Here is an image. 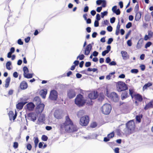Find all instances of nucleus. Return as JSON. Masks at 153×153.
I'll return each mask as SVG.
<instances>
[{"mask_svg":"<svg viewBox=\"0 0 153 153\" xmlns=\"http://www.w3.org/2000/svg\"><path fill=\"white\" fill-rule=\"evenodd\" d=\"M102 0H97L96 2V4L98 5H100L102 4Z\"/></svg>","mask_w":153,"mask_h":153,"instance_id":"nucleus-58","label":"nucleus"},{"mask_svg":"<svg viewBox=\"0 0 153 153\" xmlns=\"http://www.w3.org/2000/svg\"><path fill=\"white\" fill-rule=\"evenodd\" d=\"M101 19L100 15L99 14H97L96 16V19L97 21H99Z\"/></svg>","mask_w":153,"mask_h":153,"instance_id":"nucleus-55","label":"nucleus"},{"mask_svg":"<svg viewBox=\"0 0 153 153\" xmlns=\"http://www.w3.org/2000/svg\"><path fill=\"white\" fill-rule=\"evenodd\" d=\"M110 96L111 100L114 102H117L119 100V97L118 94L115 92H111Z\"/></svg>","mask_w":153,"mask_h":153,"instance_id":"nucleus-8","label":"nucleus"},{"mask_svg":"<svg viewBox=\"0 0 153 153\" xmlns=\"http://www.w3.org/2000/svg\"><path fill=\"white\" fill-rule=\"evenodd\" d=\"M94 44V43L92 42V44H90L87 45L85 48L84 51V54L86 55H89L90 52L92 49V46L91 44Z\"/></svg>","mask_w":153,"mask_h":153,"instance_id":"nucleus-10","label":"nucleus"},{"mask_svg":"<svg viewBox=\"0 0 153 153\" xmlns=\"http://www.w3.org/2000/svg\"><path fill=\"white\" fill-rule=\"evenodd\" d=\"M85 102L83 96L81 94L77 95L75 99V104L79 107L83 105Z\"/></svg>","mask_w":153,"mask_h":153,"instance_id":"nucleus-3","label":"nucleus"},{"mask_svg":"<svg viewBox=\"0 0 153 153\" xmlns=\"http://www.w3.org/2000/svg\"><path fill=\"white\" fill-rule=\"evenodd\" d=\"M97 135L95 133L90 134L88 135V138L90 139H96L97 137Z\"/></svg>","mask_w":153,"mask_h":153,"instance_id":"nucleus-23","label":"nucleus"},{"mask_svg":"<svg viewBox=\"0 0 153 153\" xmlns=\"http://www.w3.org/2000/svg\"><path fill=\"white\" fill-rule=\"evenodd\" d=\"M11 65L12 63L10 61H9L7 62L6 64V68L8 70H10L11 69L10 66Z\"/></svg>","mask_w":153,"mask_h":153,"instance_id":"nucleus-32","label":"nucleus"},{"mask_svg":"<svg viewBox=\"0 0 153 153\" xmlns=\"http://www.w3.org/2000/svg\"><path fill=\"white\" fill-rule=\"evenodd\" d=\"M60 127L62 129L65 128V131L69 132H76L78 130V128L74 125L68 115L65 117V122L61 124Z\"/></svg>","mask_w":153,"mask_h":153,"instance_id":"nucleus-1","label":"nucleus"},{"mask_svg":"<svg viewBox=\"0 0 153 153\" xmlns=\"http://www.w3.org/2000/svg\"><path fill=\"white\" fill-rule=\"evenodd\" d=\"M33 74L27 73L25 75H24L23 76L25 78L30 79L32 78L33 77Z\"/></svg>","mask_w":153,"mask_h":153,"instance_id":"nucleus-31","label":"nucleus"},{"mask_svg":"<svg viewBox=\"0 0 153 153\" xmlns=\"http://www.w3.org/2000/svg\"><path fill=\"white\" fill-rule=\"evenodd\" d=\"M121 53L123 60H126L129 59V56L126 51H121Z\"/></svg>","mask_w":153,"mask_h":153,"instance_id":"nucleus-12","label":"nucleus"},{"mask_svg":"<svg viewBox=\"0 0 153 153\" xmlns=\"http://www.w3.org/2000/svg\"><path fill=\"white\" fill-rule=\"evenodd\" d=\"M129 97L128 92L126 91H122L121 95V98L122 100H123Z\"/></svg>","mask_w":153,"mask_h":153,"instance_id":"nucleus-13","label":"nucleus"},{"mask_svg":"<svg viewBox=\"0 0 153 153\" xmlns=\"http://www.w3.org/2000/svg\"><path fill=\"white\" fill-rule=\"evenodd\" d=\"M113 13H115L117 15H119L120 13V11L119 9H118L117 10H115V11H113Z\"/></svg>","mask_w":153,"mask_h":153,"instance_id":"nucleus-43","label":"nucleus"},{"mask_svg":"<svg viewBox=\"0 0 153 153\" xmlns=\"http://www.w3.org/2000/svg\"><path fill=\"white\" fill-rule=\"evenodd\" d=\"M152 44V43L150 42H148L145 45V48H147L148 47H149Z\"/></svg>","mask_w":153,"mask_h":153,"instance_id":"nucleus-37","label":"nucleus"},{"mask_svg":"<svg viewBox=\"0 0 153 153\" xmlns=\"http://www.w3.org/2000/svg\"><path fill=\"white\" fill-rule=\"evenodd\" d=\"M148 35L150 36V37L151 38L152 36H153V32H152L151 31H149Z\"/></svg>","mask_w":153,"mask_h":153,"instance_id":"nucleus-64","label":"nucleus"},{"mask_svg":"<svg viewBox=\"0 0 153 153\" xmlns=\"http://www.w3.org/2000/svg\"><path fill=\"white\" fill-rule=\"evenodd\" d=\"M126 133L128 134H131L135 127V123L132 120H130L126 124Z\"/></svg>","mask_w":153,"mask_h":153,"instance_id":"nucleus-2","label":"nucleus"},{"mask_svg":"<svg viewBox=\"0 0 153 153\" xmlns=\"http://www.w3.org/2000/svg\"><path fill=\"white\" fill-rule=\"evenodd\" d=\"M102 8L103 7H105L106 6V2L105 0H102Z\"/></svg>","mask_w":153,"mask_h":153,"instance_id":"nucleus-39","label":"nucleus"},{"mask_svg":"<svg viewBox=\"0 0 153 153\" xmlns=\"http://www.w3.org/2000/svg\"><path fill=\"white\" fill-rule=\"evenodd\" d=\"M67 95L70 99H72L75 97L76 93L74 89H70L67 91Z\"/></svg>","mask_w":153,"mask_h":153,"instance_id":"nucleus-9","label":"nucleus"},{"mask_svg":"<svg viewBox=\"0 0 153 153\" xmlns=\"http://www.w3.org/2000/svg\"><path fill=\"white\" fill-rule=\"evenodd\" d=\"M26 103V102H21L18 103L16 105L17 109L19 110L22 109L24 105H25Z\"/></svg>","mask_w":153,"mask_h":153,"instance_id":"nucleus-16","label":"nucleus"},{"mask_svg":"<svg viewBox=\"0 0 153 153\" xmlns=\"http://www.w3.org/2000/svg\"><path fill=\"white\" fill-rule=\"evenodd\" d=\"M134 92V91L133 89L131 88H130L129 89V94L130 95L133 94Z\"/></svg>","mask_w":153,"mask_h":153,"instance_id":"nucleus-57","label":"nucleus"},{"mask_svg":"<svg viewBox=\"0 0 153 153\" xmlns=\"http://www.w3.org/2000/svg\"><path fill=\"white\" fill-rule=\"evenodd\" d=\"M134 98L136 100H137L140 102H141L143 100V98L141 95L139 94H134Z\"/></svg>","mask_w":153,"mask_h":153,"instance_id":"nucleus-17","label":"nucleus"},{"mask_svg":"<svg viewBox=\"0 0 153 153\" xmlns=\"http://www.w3.org/2000/svg\"><path fill=\"white\" fill-rule=\"evenodd\" d=\"M28 87L27 83L25 81H23L21 82L20 87L21 89L24 90L26 89Z\"/></svg>","mask_w":153,"mask_h":153,"instance_id":"nucleus-15","label":"nucleus"},{"mask_svg":"<svg viewBox=\"0 0 153 153\" xmlns=\"http://www.w3.org/2000/svg\"><path fill=\"white\" fill-rule=\"evenodd\" d=\"M17 43L19 45H22L23 44V42L22 41L21 39H19L18 40Z\"/></svg>","mask_w":153,"mask_h":153,"instance_id":"nucleus-52","label":"nucleus"},{"mask_svg":"<svg viewBox=\"0 0 153 153\" xmlns=\"http://www.w3.org/2000/svg\"><path fill=\"white\" fill-rule=\"evenodd\" d=\"M92 54H93V56L96 57L98 56V52L96 51H95L93 52Z\"/></svg>","mask_w":153,"mask_h":153,"instance_id":"nucleus-60","label":"nucleus"},{"mask_svg":"<svg viewBox=\"0 0 153 153\" xmlns=\"http://www.w3.org/2000/svg\"><path fill=\"white\" fill-rule=\"evenodd\" d=\"M99 21L95 20L94 22V26L95 27H97L99 26Z\"/></svg>","mask_w":153,"mask_h":153,"instance_id":"nucleus-54","label":"nucleus"},{"mask_svg":"<svg viewBox=\"0 0 153 153\" xmlns=\"http://www.w3.org/2000/svg\"><path fill=\"white\" fill-rule=\"evenodd\" d=\"M111 61V59L109 57H108L106 58L105 62L107 63H109Z\"/></svg>","mask_w":153,"mask_h":153,"instance_id":"nucleus-56","label":"nucleus"},{"mask_svg":"<svg viewBox=\"0 0 153 153\" xmlns=\"http://www.w3.org/2000/svg\"><path fill=\"white\" fill-rule=\"evenodd\" d=\"M131 72L132 73L137 74L138 72V71L137 69H131Z\"/></svg>","mask_w":153,"mask_h":153,"instance_id":"nucleus-42","label":"nucleus"},{"mask_svg":"<svg viewBox=\"0 0 153 153\" xmlns=\"http://www.w3.org/2000/svg\"><path fill=\"white\" fill-rule=\"evenodd\" d=\"M143 115L142 114H139L137 115L136 116L135 118L136 120L138 123H140L141 122V119L142 118Z\"/></svg>","mask_w":153,"mask_h":153,"instance_id":"nucleus-27","label":"nucleus"},{"mask_svg":"<svg viewBox=\"0 0 153 153\" xmlns=\"http://www.w3.org/2000/svg\"><path fill=\"white\" fill-rule=\"evenodd\" d=\"M91 63L90 62H86L85 64V66L86 67H88L91 66Z\"/></svg>","mask_w":153,"mask_h":153,"instance_id":"nucleus-46","label":"nucleus"},{"mask_svg":"<svg viewBox=\"0 0 153 153\" xmlns=\"http://www.w3.org/2000/svg\"><path fill=\"white\" fill-rule=\"evenodd\" d=\"M97 126V123L95 122H94L91 125V127L92 128H94L95 127H96Z\"/></svg>","mask_w":153,"mask_h":153,"instance_id":"nucleus-50","label":"nucleus"},{"mask_svg":"<svg viewBox=\"0 0 153 153\" xmlns=\"http://www.w3.org/2000/svg\"><path fill=\"white\" fill-rule=\"evenodd\" d=\"M152 83L151 82H149L145 84L143 87V91L147 89L148 88L152 86Z\"/></svg>","mask_w":153,"mask_h":153,"instance_id":"nucleus-20","label":"nucleus"},{"mask_svg":"<svg viewBox=\"0 0 153 153\" xmlns=\"http://www.w3.org/2000/svg\"><path fill=\"white\" fill-rule=\"evenodd\" d=\"M35 106V105L33 103L30 102L27 104L25 107H26L28 110L32 111L34 109Z\"/></svg>","mask_w":153,"mask_h":153,"instance_id":"nucleus-11","label":"nucleus"},{"mask_svg":"<svg viewBox=\"0 0 153 153\" xmlns=\"http://www.w3.org/2000/svg\"><path fill=\"white\" fill-rule=\"evenodd\" d=\"M140 67L141 70L142 71H143L145 69V66L144 65H141L140 66Z\"/></svg>","mask_w":153,"mask_h":153,"instance_id":"nucleus-59","label":"nucleus"},{"mask_svg":"<svg viewBox=\"0 0 153 153\" xmlns=\"http://www.w3.org/2000/svg\"><path fill=\"white\" fill-rule=\"evenodd\" d=\"M18 143L17 142H15L13 143V148L16 149L18 148Z\"/></svg>","mask_w":153,"mask_h":153,"instance_id":"nucleus-48","label":"nucleus"},{"mask_svg":"<svg viewBox=\"0 0 153 153\" xmlns=\"http://www.w3.org/2000/svg\"><path fill=\"white\" fill-rule=\"evenodd\" d=\"M115 18L114 17L111 18L110 19V22L112 24L114 23L115 22Z\"/></svg>","mask_w":153,"mask_h":153,"instance_id":"nucleus-49","label":"nucleus"},{"mask_svg":"<svg viewBox=\"0 0 153 153\" xmlns=\"http://www.w3.org/2000/svg\"><path fill=\"white\" fill-rule=\"evenodd\" d=\"M115 72H114L111 73L109 74L108 75H107L106 76V79L108 80H109L111 77H112L113 78H114V74H115Z\"/></svg>","mask_w":153,"mask_h":153,"instance_id":"nucleus-26","label":"nucleus"},{"mask_svg":"<svg viewBox=\"0 0 153 153\" xmlns=\"http://www.w3.org/2000/svg\"><path fill=\"white\" fill-rule=\"evenodd\" d=\"M27 148L29 150H30L32 148L31 145L30 143L27 144Z\"/></svg>","mask_w":153,"mask_h":153,"instance_id":"nucleus-51","label":"nucleus"},{"mask_svg":"<svg viewBox=\"0 0 153 153\" xmlns=\"http://www.w3.org/2000/svg\"><path fill=\"white\" fill-rule=\"evenodd\" d=\"M8 115L10 120L13 119V120L14 113L13 111H10L8 113Z\"/></svg>","mask_w":153,"mask_h":153,"instance_id":"nucleus-29","label":"nucleus"},{"mask_svg":"<svg viewBox=\"0 0 153 153\" xmlns=\"http://www.w3.org/2000/svg\"><path fill=\"white\" fill-rule=\"evenodd\" d=\"M101 111L103 114H109L111 110V107L108 104H105L102 107Z\"/></svg>","mask_w":153,"mask_h":153,"instance_id":"nucleus-5","label":"nucleus"},{"mask_svg":"<svg viewBox=\"0 0 153 153\" xmlns=\"http://www.w3.org/2000/svg\"><path fill=\"white\" fill-rule=\"evenodd\" d=\"M33 114H29V116L31 117V120L32 121L34 122L36 120V117L34 116Z\"/></svg>","mask_w":153,"mask_h":153,"instance_id":"nucleus-34","label":"nucleus"},{"mask_svg":"<svg viewBox=\"0 0 153 153\" xmlns=\"http://www.w3.org/2000/svg\"><path fill=\"white\" fill-rule=\"evenodd\" d=\"M30 38L29 36H28L27 37L25 38V42L28 43L30 40Z\"/></svg>","mask_w":153,"mask_h":153,"instance_id":"nucleus-61","label":"nucleus"},{"mask_svg":"<svg viewBox=\"0 0 153 153\" xmlns=\"http://www.w3.org/2000/svg\"><path fill=\"white\" fill-rule=\"evenodd\" d=\"M85 57V56L83 54H82L79 55L77 57V59H78L79 58L80 60H82L84 59Z\"/></svg>","mask_w":153,"mask_h":153,"instance_id":"nucleus-35","label":"nucleus"},{"mask_svg":"<svg viewBox=\"0 0 153 153\" xmlns=\"http://www.w3.org/2000/svg\"><path fill=\"white\" fill-rule=\"evenodd\" d=\"M114 134L113 132L111 133L108 134L107 135V137L110 139V138H112L114 137Z\"/></svg>","mask_w":153,"mask_h":153,"instance_id":"nucleus-40","label":"nucleus"},{"mask_svg":"<svg viewBox=\"0 0 153 153\" xmlns=\"http://www.w3.org/2000/svg\"><path fill=\"white\" fill-rule=\"evenodd\" d=\"M89 117L88 116H85L81 117L80 119V124L82 126H86L89 122Z\"/></svg>","mask_w":153,"mask_h":153,"instance_id":"nucleus-6","label":"nucleus"},{"mask_svg":"<svg viewBox=\"0 0 153 153\" xmlns=\"http://www.w3.org/2000/svg\"><path fill=\"white\" fill-rule=\"evenodd\" d=\"M58 97L57 92L54 90H51L50 93L49 98L52 100H56Z\"/></svg>","mask_w":153,"mask_h":153,"instance_id":"nucleus-7","label":"nucleus"},{"mask_svg":"<svg viewBox=\"0 0 153 153\" xmlns=\"http://www.w3.org/2000/svg\"><path fill=\"white\" fill-rule=\"evenodd\" d=\"M109 52L106 50L102 52V55L103 56H105L106 54L108 53Z\"/></svg>","mask_w":153,"mask_h":153,"instance_id":"nucleus-53","label":"nucleus"},{"mask_svg":"<svg viewBox=\"0 0 153 153\" xmlns=\"http://www.w3.org/2000/svg\"><path fill=\"white\" fill-rule=\"evenodd\" d=\"M47 90L46 89H43L41 91V95L42 98L45 99V98L46 95L47 94Z\"/></svg>","mask_w":153,"mask_h":153,"instance_id":"nucleus-24","label":"nucleus"},{"mask_svg":"<svg viewBox=\"0 0 153 153\" xmlns=\"http://www.w3.org/2000/svg\"><path fill=\"white\" fill-rule=\"evenodd\" d=\"M54 115L55 117L57 119H60L62 118V116L58 111H55L54 112Z\"/></svg>","mask_w":153,"mask_h":153,"instance_id":"nucleus-18","label":"nucleus"},{"mask_svg":"<svg viewBox=\"0 0 153 153\" xmlns=\"http://www.w3.org/2000/svg\"><path fill=\"white\" fill-rule=\"evenodd\" d=\"M45 120V116L44 114H40L38 118V121L40 123H43Z\"/></svg>","mask_w":153,"mask_h":153,"instance_id":"nucleus-21","label":"nucleus"},{"mask_svg":"<svg viewBox=\"0 0 153 153\" xmlns=\"http://www.w3.org/2000/svg\"><path fill=\"white\" fill-rule=\"evenodd\" d=\"M113 41V39L112 38H110L108 39L107 43L108 44H111V43Z\"/></svg>","mask_w":153,"mask_h":153,"instance_id":"nucleus-45","label":"nucleus"},{"mask_svg":"<svg viewBox=\"0 0 153 153\" xmlns=\"http://www.w3.org/2000/svg\"><path fill=\"white\" fill-rule=\"evenodd\" d=\"M98 96L97 92L91 93L88 95V97L90 100H94L96 99Z\"/></svg>","mask_w":153,"mask_h":153,"instance_id":"nucleus-14","label":"nucleus"},{"mask_svg":"<svg viewBox=\"0 0 153 153\" xmlns=\"http://www.w3.org/2000/svg\"><path fill=\"white\" fill-rule=\"evenodd\" d=\"M136 13L135 16V19L137 21H139V19H140L141 16V12H138L135 13Z\"/></svg>","mask_w":153,"mask_h":153,"instance_id":"nucleus-19","label":"nucleus"},{"mask_svg":"<svg viewBox=\"0 0 153 153\" xmlns=\"http://www.w3.org/2000/svg\"><path fill=\"white\" fill-rule=\"evenodd\" d=\"M153 104V102H150L145 105L144 108V109L146 110L149 108L152 107Z\"/></svg>","mask_w":153,"mask_h":153,"instance_id":"nucleus-28","label":"nucleus"},{"mask_svg":"<svg viewBox=\"0 0 153 153\" xmlns=\"http://www.w3.org/2000/svg\"><path fill=\"white\" fill-rule=\"evenodd\" d=\"M107 30L109 32H111L113 30L112 27L110 25L107 27Z\"/></svg>","mask_w":153,"mask_h":153,"instance_id":"nucleus-47","label":"nucleus"},{"mask_svg":"<svg viewBox=\"0 0 153 153\" xmlns=\"http://www.w3.org/2000/svg\"><path fill=\"white\" fill-rule=\"evenodd\" d=\"M23 71L24 72L23 75L29 72V70L27 67L25 66L23 68Z\"/></svg>","mask_w":153,"mask_h":153,"instance_id":"nucleus-33","label":"nucleus"},{"mask_svg":"<svg viewBox=\"0 0 153 153\" xmlns=\"http://www.w3.org/2000/svg\"><path fill=\"white\" fill-rule=\"evenodd\" d=\"M116 87L117 90L119 92L126 91L128 89L127 85L121 81L117 82Z\"/></svg>","mask_w":153,"mask_h":153,"instance_id":"nucleus-4","label":"nucleus"},{"mask_svg":"<svg viewBox=\"0 0 153 153\" xmlns=\"http://www.w3.org/2000/svg\"><path fill=\"white\" fill-rule=\"evenodd\" d=\"M120 25L119 24V22L116 27V29L115 31L116 35H118L119 34L120 30Z\"/></svg>","mask_w":153,"mask_h":153,"instance_id":"nucleus-25","label":"nucleus"},{"mask_svg":"<svg viewBox=\"0 0 153 153\" xmlns=\"http://www.w3.org/2000/svg\"><path fill=\"white\" fill-rule=\"evenodd\" d=\"M102 9V7H98L97 8L96 11L98 12H100Z\"/></svg>","mask_w":153,"mask_h":153,"instance_id":"nucleus-63","label":"nucleus"},{"mask_svg":"<svg viewBox=\"0 0 153 153\" xmlns=\"http://www.w3.org/2000/svg\"><path fill=\"white\" fill-rule=\"evenodd\" d=\"M108 12L107 11H105L103 12H101V17L102 18H104L105 16H107V15Z\"/></svg>","mask_w":153,"mask_h":153,"instance_id":"nucleus-36","label":"nucleus"},{"mask_svg":"<svg viewBox=\"0 0 153 153\" xmlns=\"http://www.w3.org/2000/svg\"><path fill=\"white\" fill-rule=\"evenodd\" d=\"M88 9H89V7H88V6H86L84 7V10H83V11L84 12H88Z\"/></svg>","mask_w":153,"mask_h":153,"instance_id":"nucleus-62","label":"nucleus"},{"mask_svg":"<svg viewBox=\"0 0 153 153\" xmlns=\"http://www.w3.org/2000/svg\"><path fill=\"white\" fill-rule=\"evenodd\" d=\"M45 107L44 104L42 103L38 105L37 107L39 109V112H42L43 110Z\"/></svg>","mask_w":153,"mask_h":153,"instance_id":"nucleus-22","label":"nucleus"},{"mask_svg":"<svg viewBox=\"0 0 153 153\" xmlns=\"http://www.w3.org/2000/svg\"><path fill=\"white\" fill-rule=\"evenodd\" d=\"M131 26H132V23L131 22H129L126 25V27L127 28H129Z\"/></svg>","mask_w":153,"mask_h":153,"instance_id":"nucleus-44","label":"nucleus"},{"mask_svg":"<svg viewBox=\"0 0 153 153\" xmlns=\"http://www.w3.org/2000/svg\"><path fill=\"white\" fill-rule=\"evenodd\" d=\"M48 139V137L45 135H43L42 136V140L44 141H46Z\"/></svg>","mask_w":153,"mask_h":153,"instance_id":"nucleus-38","label":"nucleus"},{"mask_svg":"<svg viewBox=\"0 0 153 153\" xmlns=\"http://www.w3.org/2000/svg\"><path fill=\"white\" fill-rule=\"evenodd\" d=\"M139 6L138 4H137L134 7V11L135 13L137 12H138V11L139 10Z\"/></svg>","mask_w":153,"mask_h":153,"instance_id":"nucleus-41","label":"nucleus"},{"mask_svg":"<svg viewBox=\"0 0 153 153\" xmlns=\"http://www.w3.org/2000/svg\"><path fill=\"white\" fill-rule=\"evenodd\" d=\"M84 114V111L83 110H80L77 112V115L78 117H80Z\"/></svg>","mask_w":153,"mask_h":153,"instance_id":"nucleus-30","label":"nucleus"}]
</instances>
